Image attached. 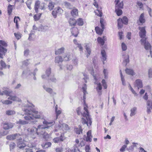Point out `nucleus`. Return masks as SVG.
Instances as JSON below:
<instances>
[{"label":"nucleus","mask_w":152,"mask_h":152,"mask_svg":"<svg viewBox=\"0 0 152 152\" xmlns=\"http://www.w3.org/2000/svg\"><path fill=\"white\" fill-rule=\"evenodd\" d=\"M43 125H38L37 128V132L38 136H43V138L46 140H48L49 135L45 131L51 127L54 124L55 121L48 122L44 120L42 122Z\"/></svg>","instance_id":"f257e3e1"},{"label":"nucleus","mask_w":152,"mask_h":152,"mask_svg":"<svg viewBox=\"0 0 152 152\" xmlns=\"http://www.w3.org/2000/svg\"><path fill=\"white\" fill-rule=\"evenodd\" d=\"M25 112V116L24 118L26 121H31V122L34 124L36 122L35 121H32L35 119L39 118H40L39 115H37L38 112L35 110L31 106H26L24 109H23Z\"/></svg>","instance_id":"f03ea898"},{"label":"nucleus","mask_w":152,"mask_h":152,"mask_svg":"<svg viewBox=\"0 0 152 152\" xmlns=\"http://www.w3.org/2000/svg\"><path fill=\"white\" fill-rule=\"evenodd\" d=\"M87 106L85 105L84 107V110L85 112L81 113L80 112L81 108L80 107H78L77 110V113L78 115H82L83 117L82 118L81 121L82 123L84 124H86L88 126H90L92 123L91 118L89 115L88 110H87Z\"/></svg>","instance_id":"7ed1b4c3"},{"label":"nucleus","mask_w":152,"mask_h":152,"mask_svg":"<svg viewBox=\"0 0 152 152\" xmlns=\"http://www.w3.org/2000/svg\"><path fill=\"white\" fill-rule=\"evenodd\" d=\"M104 20L102 19H100V23L101 24L102 29L97 26L95 27V29L96 33L98 34L101 35L102 34L104 27Z\"/></svg>","instance_id":"20e7f679"},{"label":"nucleus","mask_w":152,"mask_h":152,"mask_svg":"<svg viewBox=\"0 0 152 152\" xmlns=\"http://www.w3.org/2000/svg\"><path fill=\"white\" fill-rule=\"evenodd\" d=\"M27 131L28 134L31 135L33 138H35L37 135L36 133L37 132V128L35 127H34L31 129H28Z\"/></svg>","instance_id":"39448f33"},{"label":"nucleus","mask_w":152,"mask_h":152,"mask_svg":"<svg viewBox=\"0 0 152 152\" xmlns=\"http://www.w3.org/2000/svg\"><path fill=\"white\" fill-rule=\"evenodd\" d=\"M139 29L140 30L139 32V35L142 39H147L146 37V32L145 29V27H139Z\"/></svg>","instance_id":"423d86ee"},{"label":"nucleus","mask_w":152,"mask_h":152,"mask_svg":"<svg viewBox=\"0 0 152 152\" xmlns=\"http://www.w3.org/2000/svg\"><path fill=\"white\" fill-rule=\"evenodd\" d=\"M94 77L95 80L94 82V83L97 85V86L96 87V89L97 91L98 92V94L99 95H101L102 94V86L101 84L99 83L97 81V79L95 76H94Z\"/></svg>","instance_id":"0eeeda50"},{"label":"nucleus","mask_w":152,"mask_h":152,"mask_svg":"<svg viewBox=\"0 0 152 152\" xmlns=\"http://www.w3.org/2000/svg\"><path fill=\"white\" fill-rule=\"evenodd\" d=\"M141 44L144 45L145 48L146 50H151V46L150 44L147 41V39H141L140 40Z\"/></svg>","instance_id":"6e6552de"},{"label":"nucleus","mask_w":152,"mask_h":152,"mask_svg":"<svg viewBox=\"0 0 152 152\" xmlns=\"http://www.w3.org/2000/svg\"><path fill=\"white\" fill-rule=\"evenodd\" d=\"M3 90L2 91H0V95H5L7 96H10L12 93V90H9L8 88L7 87L3 88Z\"/></svg>","instance_id":"1a4fd4ad"},{"label":"nucleus","mask_w":152,"mask_h":152,"mask_svg":"<svg viewBox=\"0 0 152 152\" xmlns=\"http://www.w3.org/2000/svg\"><path fill=\"white\" fill-rule=\"evenodd\" d=\"M63 10L59 7H58L57 8L54 9V10L52 12V14L53 17L56 18L57 17V15H59L62 13Z\"/></svg>","instance_id":"9d476101"},{"label":"nucleus","mask_w":152,"mask_h":152,"mask_svg":"<svg viewBox=\"0 0 152 152\" xmlns=\"http://www.w3.org/2000/svg\"><path fill=\"white\" fill-rule=\"evenodd\" d=\"M146 112L148 114H149L151 112L152 110V101L148 100L146 102Z\"/></svg>","instance_id":"9b49d317"},{"label":"nucleus","mask_w":152,"mask_h":152,"mask_svg":"<svg viewBox=\"0 0 152 152\" xmlns=\"http://www.w3.org/2000/svg\"><path fill=\"white\" fill-rule=\"evenodd\" d=\"M20 136V134L19 133L15 134H10L7 135L6 137V139L7 140H13Z\"/></svg>","instance_id":"f8f14e48"},{"label":"nucleus","mask_w":152,"mask_h":152,"mask_svg":"<svg viewBox=\"0 0 152 152\" xmlns=\"http://www.w3.org/2000/svg\"><path fill=\"white\" fill-rule=\"evenodd\" d=\"M134 86L137 87L138 89L142 88L143 84L142 81L140 79L136 80L134 82Z\"/></svg>","instance_id":"ddd939ff"},{"label":"nucleus","mask_w":152,"mask_h":152,"mask_svg":"<svg viewBox=\"0 0 152 152\" xmlns=\"http://www.w3.org/2000/svg\"><path fill=\"white\" fill-rule=\"evenodd\" d=\"M71 31L72 35L74 37H77L79 33L78 30L76 27H73L71 29Z\"/></svg>","instance_id":"4468645a"},{"label":"nucleus","mask_w":152,"mask_h":152,"mask_svg":"<svg viewBox=\"0 0 152 152\" xmlns=\"http://www.w3.org/2000/svg\"><path fill=\"white\" fill-rule=\"evenodd\" d=\"M106 40V38L105 36H103L102 38L98 37L97 39V41L98 43L101 45H103Z\"/></svg>","instance_id":"2eb2a0df"},{"label":"nucleus","mask_w":152,"mask_h":152,"mask_svg":"<svg viewBox=\"0 0 152 152\" xmlns=\"http://www.w3.org/2000/svg\"><path fill=\"white\" fill-rule=\"evenodd\" d=\"M139 21L141 24H143L145 22V20L144 18V14L142 13L139 17V19L137 21V23Z\"/></svg>","instance_id":"dca6fc26"},{"label":"nucleus","mask_w":152,"mask_h":152,"mask_svg":"<svg viewBox=\"0 0 152 152\" xmlns=\"http://www.w3.org/2000/svg\"><path fill=\"white\" fill-rule=\"evenodd\" d=\"M13 125L12 123H4L3 124V128L5 130H8L13 127Z\"/></svg>","instance_id":"f3484780"},{"label":"nucleus","mask_w":152,"mask_h":152,"mask_svg":"<svg viewBox=\"0 0 152 152\" xmlns=\"http://www.w3.org/2000/svg\"><path fill=\"white\" fill-rule=\"evenodd\" d=\"M87 137H86V140L87 142H91L92 141V136L91 135V131H89L87 133Z\"/></svg>","instance_id":"a211bd4d"},{"label":"nucleus","mask_w":152,"mask_h":152,"mask_svg":"<svg viewBox=\"0 0 152 152\" xmlns=\"http://www.w3.org/2000/svg\"><path fill=\"white\" fill-rule=\"evenodd\" d=\"M40 2L39 1H37L35 3V10L36 12L37 13L38 12V8H39L40 7ZM44 8V6H43V7H41V8H40V9H41L42 10Z\"/></svg>","instance_id":"6ab92c4d"},{"label":"nucleus","mask_w":152,"mask_h":152,"mask_svg":"<svg viewBox=\"0 0 152 152\" xmlns=\"http://www.w3.org/2000/svg\"><path fill=\"white\" fill-rule=\"evenodd\" d=\"M101 54L102 55L101 59L102 60L103 64H104V61L107 59V55L105 51L104 50H102L101 51Z\"/></svg>","instance_id":"aec40b11"},{"label":"nucleus","mask_w":152,"mask_h":152,"mask_svg":"<svg viewBox=\"0 0 152 152\" xmlns=\"http://www.w3.org/2000/svg\"><path fill=\"white\" fill-rule=\"evenodd\" d=\"M9 96L10 97L8 98V99H9L18 102H20L21 101V99L17 97L16 96H12L10 95Z\"/></svg>","instance_id":"412c9836"},{"label":"nucleus","mask_w":152,"mask_h":152,"mask_svg":"<svg viewBox=\"0 0 152 152\" xmlns=\"http://www.w3.org/2000/svg\"><path fill=\"white\" fill-rule=\"evenodd\" d=\"M116 2L115 4V7H117V8L119 9H122L123 8V1H122L120 3H119V1H117L116 0H115V1Z\"/></svg>","instance_id":"4be33fe9"},{"label":"nucleus","mask_w":152,"mask_h":152,"mask_svg":"<svg viewBox=\"0 0 152 152\" xmlns=\"http://www.w3.org/2000/svg\"><path fill=\"white\" fill-rule=\"evenodd\" d=\"M64 50L65 48L64 47H61L55 50V54L56 55H59L62 54L64 53Z\"/></svg>","instance_id":"5701e85b"},{"label":"nucleus","mask_w":152,"mask_h":152,"mask_svg":"<svg viewBox=\"0 0 152 152\" xmlns=\"http://www.w3.org/2000/svg\"><path fill=\"white\" fill-rule=\"evenodd\" d=\"M126 73L127 74L133 76L135 75L133 69L126 68L125 69Z\"/></svg>","instance_id":"b1692460"},{"label":"nucleus","mask_w":152,"mask_h":152,"mask_svg":"<svg viewBox=\"0 0 152 152\" xmlns=\"http://www.w3.org/2000/svg\"><path fill=\"white\" fill-rule=\"evenodd\" d=\"M72 15L75 17L78 15V11L77 9H75L72 10L71 11Z\"/></svg>","instance_id":"393cba45"},{"label":"nucleus","mask_w":152,"mask_h":152,"mask_svg":"<svg viewBox=\"0 0 152 152\" xmlns=\"http://www.w3.org/2000/svg\"><path fill=\"white\" fill-rule=\"evenodd\" d=\"M51 143L50 142H47L42 145V146L44 149H46L50 147L51 145Z\"/></svg>","instance_id":"a878e982"},{"label":"nucleus","mask_w":152,"mask_h":152,"mask_svg":"<svg viewBox=\"0 0 152 152\" xmlns=\"http://www.w3.org/2000/svg\"><path fill=\"white\" fill-rule=\"evenodd\" d=\"M58 126L59 128L62 127L63 130H68L69 129L68 126L66 124L64 123L62 124H59Z\"/></svg>","instance_id":"bb28decb"},{"label":"nucleus","mask_w":152,"mask_h":152,"mask_svg":"<svg viewBox=\"0 0 152 152\" xmlns=\"http://www.w3.org/2000/svg\"><path fill=\"white\" fill-rule=\"evenodd\" d=\"M85 48L86 52L88 54V55H87L86 56L87 58H88L89 55H90L91 53V50L89 45L87 44L86 45L85 47Z\"/></svg>","instance_id":"cd10ccee"},{"label":"nucleus","mask_w":152,"mask_h":152,"mask_svg":"<svg viewBox=\"0 0 152 152\" xmlns=\"http://www.w3.org/2000/svg\"><path fill=\"white\" fill-rule=\"evenodd\" d=\"M13 6L9 4L7 7V12L9 15H10L12 14L13 9Z\"/></svg>","instance_id":"c85d7f7f"},{"label":"nucleus","mask_w":152,"mask_h":152,"mask_svg":"<svg viewBox=\"0 0 152 152\" xmlns=\"http://www.w3.org/2000/svg\"><path fill=\"white\" fill-rule=\"evenodd\" d=\"M69 22L71 26H75L77 23V21H76L75 20L74 18H70Z\"/></svg>","instance_id":"c756f323"},{"label":"nucleus","mask_w":152,"mask_h":152,"mask_svg":"<svg viewBox=\"0 0 152 152\" xmlns=\"http://www.w3.org/2000/svg\"><path fill=\"white\" fill-rule=\"evenodd\" d=\"M9 133V131L7 130H0V136L1 137L7 135Z\"/></svg>","instance_id":"7c9ffc66"},{"label":"nucleus","mask_w":152,"mask_h":152,"mask_svg":"<svg viewBox=\"0 0 152 152\" xmlns=\"http://www.w3.org/2000/svg\"><path fill=\"white\" fill-rule=\"evenodd\" d=\"M63 61L62 58L61 56H58L55 57V62L56 63H59L62 62Z\"/></svg>","instance_id":"2f4dec72"},{"label":"nucleus","mask_w":152,"mask_h":152,"mask_svg":"<svg viewBox=\"0 0 152 152\" xmlns=\"http://www.w3.org/2000/svg\"><path fill=\"white\" fill-rule=\"evenodd\" d=\"M6 114L8 115H13L15 114V112L13 110H8L6 112Z\"/></svg>","instance_id":"473e14b6"},{"label":"nucleus","mask_w":152,"mask_h":152,"mask_svg":"<svg viewBox=\"0 0 152 152\" xmlns=\"http://www.w3.org/2000/svg\"><path fill=\"white\" fill-rule=\"evenodd\" d=\"M26 146V144L24 142H18V146L20 149H23Z\"/></svg>","instance_id":"72a5a7b5"},{"label":"nucleus","mask_w":152,"mask_h":152,"mask_svg":"<svg viewBox=\"0 0 152 152\" xmlns=\"http://www.w3.org/2000/svg\"><path fill=\"white\" fill-rule=\"evenodd\" d=\"M72 55L71 54H67L65 57H64V59L65 61H69L71 59Z\"/></svg>","instance_id":"f704fd0d"},{"label":"nucleus","mask_w":152,"mask_h":152,"mask_svg":"<svg viewBox=\"0 0 152 152\" xmlns=\"http://www.w3.org/2000/svg\"><path fill=\"white\" fill-rule=\"evenodd\" d=\"M121 20L123 23L125 24L126 25L128 23V18L126 16H124L122 19H121Z\"/></svg>","instance_id":"c9c22d12"},{"label":"nucleus","mask_w":152,"mask_h":152,"mask_svg":"<svg viewBox=\"0 0 152 152\" xmlns=\"http://www.w3.org/2000/svg\"><path fill=\"white\" fill-rule=\"evenodd\" d=\"M137 110V108L135 107H134L132 108L131 109V113L130 114V116L132 117L134 115L136 114V111Z\"/></svg>","instance_id":"e433bc0d"},{"label":"nucleus","mask_w":152,"mask_h":152,"mask_svg":"<svg viewBox=\"0 0 152 152\" xmlns=\"http://www.w3.org/2000/svg\"><path fill=\"white\" fill-rule=\"evenodd\" d=\"M129 62V56L128 55L126 56L125 59L124 60L123 64L124 65L126 66L127 64Z\"/></svg>","instance_id":"4c0bfd02"},{"label":"nucleus","mask_w":152,"mask_h":152,"mask_svg":"<svg viewBox=\"0 0 152 152\" xmlns=\"http://www.w3.org/2000/svg\"><path fill=\"white\" fill-rule=\"evenodd\" d=\"M77 23L78 25L82 26L83 25L84 22L82 18H79L77 20Z\"/></svg>","instance_id":"58836bf2"},{"label":"nucleus","mask_w":152,"mask_h":152,"mask_svg":"<svg viewBox=\"0 0 152 152\" xmlns=\"http://www.w3.org/2000/svg\"><path fill=\"white\" fill-rule=\"evenodd\" d=\"M55 111L56 113V119L58 118V117L59 115L61 113V110H58L57 105H56L55 108Z\"/></svg>","instance_id":"ea45409f"},{"label":"nucleus","mask_w":152,"mask_h":152,"mask_svg":"<svg viewBox=\"0 0 152 152\" xmlns=\"http://www.w3.org/2000/svg\"><path fill=\"white\" fill-rule=\"evenodd\" d=\"M117 7H116L115 8V11L116 12L117 15L118 16H120L121 15L122 13V10L119 8H117Z\"/></svg>","instance_id":"a19ab883"},{"label":"nucleus","mask_w":152,"mask_h":152,"mask_svg":"<svg viewBox=\"0 0 152 152\" xmlns=\"http://www.w3.org/2000/svg\"><path fill=\"white\" fill-rule=\"evenodd\" d=\"M43 88L44 89L48 92L50 93V94H51L53 92L52 89L50 88L46 87L45 85H44L43 86Z\"/></svg>","instance_id":"79ce46f5"},{"label":"nucleus","mask_w":152,"mask_h":152,"mask_svg":"<svg viewBox=\"0 0 152 152\" xmlns=\"http://www.w3.org/2000/svg\"><path fill=\"white\" fill-rule=\"evenodd\" d=\"M17 123L20 125H25L28 124V122L23 120L19 119Z\"/></svg>","instance_id":"37998d69"},{"label":"nucleus","mask_w":152,"mask_h":152,"mask_svg":"<svg viewBox=\"0 0 152 152\" xmlns=\"http://www.w3.org/2000/svg\"><path fill=\"white\" fill-rule=\"evenodd\" d=\"M82 89L83 90V97L84 101V100H85L84 99H86L85 94H86V84H84V86L82 87Z\"/></svg>","instance_id":"c03bdc74"},{"label":"nucleus","mask_w":152,"mask_h":152,"mask_svg":"<svg viewBox=\"0 0 152 152\" xmlns=\"http://www.w3.org/2000/svg\"><path fill=\"white\" fill-rule=\"evenodd\" d=\"M9 146L10 151H12L15 147L16 145L15 143L12 142L10 144Z\"/></svg>","instance_id":"a18cd8bd"},{"label":"nucleus","mask_w":152,"mask_h":152,"mask_svg":"<svg viewBox=\"0 0 152 152\" xmlns=\"http://www.w3.org/2000/svg\"><path fill=\"white\" fill-rule=\"evenodd\" d=\"M120 72L122 84L124 86H125L126 85V83L125 81V79H124V77L122 75L121 70H120Z\"/></svg>","instance_id":"49530a36"},{"label":"nucleus","mask_w":152,"mask_h":152,"mask_svg":"<svg viewBox=\"0 0 152 152\" xmlns=\"http://www.w3.org/2000/svg\"><path fill=\"white\" fill-rule=\"evenodd\" d=\"M0 64L2 67L1 69L3 68L5 69L7 66V65L5 62L3 60H1L0 61Z\"/></svg>","instance_id":"de8ad7c7"},{"label":"nucleus","mask_w":152,"mask_h":152,"mask_svg":"<svg viewBox=\"0 0 152 152\" xmlns=\"http://www.w3.org/2000/svg\"><path fill=\"white\" fill-rule=\"evenodd\" d=\"M1 102L3 104H11L12 103V101L8 100H3Z\"/></svg>","instance_id":"09e8293b"},{"label":"nucleus","mask_w":152,"mask_h":152,"mask_svg":"<svg viewBox=\"0 0 152 152\" xmlns=\"http://www.w3.org/2000/svg\"><path fill=\"white\" fill-rule=\"evenodd\" d=\"M123 23L121 20V19L119 18L118 20V25L119 28H121L122 27Z\"/></svg>","instance_id":"8fccbe9b"},{"label":"nucleus","mask_w":152,"mask_h":152,"mask_svg":"<svg viewBox=\"0 0 152 152\" xmlns=\"http://www.w3.org/2000/svg\"><path fill=\"white\" fill-rule=\"evenodd\" d=\"M54 3L52 2L49 3L48 5V7L50 10H51L53 9V8L54 7Z\"/></svg>","instance_id":"3c124183"},{"label":"nucleus","mask_w":152,"mask_h":152,"mask_svg":"<svg viewBox=\"0 0 152 152\" xmlns=\"http://www.w3.org/2000/svg\"><path fill=\"white\" fill-rule=\"evenodd\" d=\"M95 12L98 16L99 17L102 16V13L100 10L97 9L96 11H95Z\"/></svg>","instance_id":"603ef678"},{"label":"nucleus","mask_w":152,"mask_h":152,"mask_svg":"<svg viewBox=\"0 0 152 152\" xmlns=\"http://www.w3.org/2000/svg\"><path fill=\"white\" fill-rule=\"evenodd\" d=\"M51 69L50 68H48L46 69L45 73L47 75V76L48 77L51 74Z\"/></svg>","instance_id":"864d4df0"},{"label":"nucleus","mask_w":152,"mask_h":152,"mask_svg":"<svg viewBox=\"0 0 152 152\" xmlns=\"http://www.w3.org/2000/svg\"><path fill=\"white\" fill-rule=\"evenodd\" d=\"M76 133L77 134H80V133H82V129L81 128H76L75 129Z\"/></svg>","instance_id":"5fc2aeb1"},{"label":"nucleus","mask_w":152,"mask_h":152,"mask_svg":"<svg viewBox=\"0 0 152 152\" xmlns=\"http://www.w3.org/2000/svg\"><path fill=\"white\" fill-rule=\"evenodd\" d=\"M31 0H28L26 2V4L28 7L31 10Z\"/></svg>","instance_id":"6e6d98bb"},{"label":"nucleus","mask_w":152,"mask_h":152,"mask_svg":"<svg viewBox=\"0 0 152 152\" xmlns=\"http://www.w3.org/2000/svg\"><path fill=\"white\" fill-rule=\"evenodd\" d=\"M105 79H107L108 78V72L107 69H104L103 71Z\"/></svg>","instance_id":"4d7b16f0"},{"label":"nucleus","mask_w":152,"mask_h":152,"mask_svg":"<svg viewBox=\"0 0 152 152\" xmlns=\"http://www.w3.org/2000/svg\"><path fill=\"white\" fill-rule=\"evenodd\" d=\"M64 4L65 6L67 8L69 9H71L72 8L71 4L69 2H64Z\"/></svg>","instance_id":"13d9d810"},{"label":"nucleus","mask_w":152,"mask_h":152,"mask_svg":"<svg viewBox=\"0 0 152 152\" xmlns=\"http://www.w3.org/2000/svg\"><path fill=\"white\" fill-rule=\"evenodd\" d=\"M122 49L123 51H125L127 49V46L126 44L124 43L123 42L121 44Z\"/></svg>","instance_id":"bf43d9fd"},{"label":"nucleus","mask_w":152,"mask_h":152,"mask_svg":"<svg viewBox=\"0 0 152 152\" xmlns=\"http://www.w3.org/2000/svg\"><path fill=\"white\" fill-rule=\"evenodd\" d=\"M129 89L133 93V94L135 95L136 96L137 95V93H136L135 91L132 88V87L131 86V85L129 84Z\"/></svg>","instance_id":"052dcab7"},{"label":"nucleus","mask_w":152,"mask_h":152,"mask_svg":"<svg viewBox=\"0 0 152 152\" xmlns=\"http://www.w3.org/2000/svg\"><path fill=\"white\" fill-rule=\"evenodd\" d=\"M0 44L4 47H6L7 46V43L5 41L2 40H0Z\"/></svg>","instance_id":"680f3d73"},{"label":"nucleus","mask_w":152,"mask_h":152,"mask_svg":"<svg viewBox=\"0 0 152 152\" xmlns=\"http://www.w3.org/2000/svg\"><path fill=\"white\" fill-rule=\"evenodd\" d=\"M29 64L28 60L27 59L23 62V64L25 66H27Z\"/></svg>","instance_id":"e2e57ef3"},{"label":"nucleus","mask_w":152,"mask_h":152,"mask_svg":"<svg viewBox=\"0 0 152 152\" xmlns=\"http://www.w3.org/2000/svg\"><path fill=\"white\" fill-rule=\"evenodd\" d=\"M137 4L140 7V9H142L143 7V4L142 3L138 1L137 3Z\"/></svg>","instance_id":"0e129e2a"},{"label":"nucleus","mask_w":152,"mask_h":152,"mask_svg":"<svg viewBox=\"0 0 152 152\" xmlns=\"http://www.w3.org/2000/svg\"><path fill=\"white\" fill-rule=\"evenodd\" d=\"M14 35L16 38H17L18 39H20L21 37V35L19 34L14 33Z\"/></svg>","instance_id":"69168bd1"},{"label":"nucleus","mask_w":152,"mask_h":152,"mask_svg":"<svg viewBox=\"0 0 152 152\" xmlns=\"http://www.w3.org/2000/svg\"><path fill=\"white\" fill-rule=\"evenodd\" d=\"M148 76L149 77L152 78V69H150L148 71Z\"/></svg>","instance_id":"338daca9"},{"label":"nucleus","mask_w":152,"mask_h":152,"mask_svg":"<svg viewBox=\"0 0 152 152\" xmlns=\"http://www.w3.org/2000/svg\"><path fill=\"white\" fill-rule=\"evenodd\" d=\"M24 152H33L32 149L30 148H26Z\"/></svg>","instance_id":"774afa93"}]
</instances>
